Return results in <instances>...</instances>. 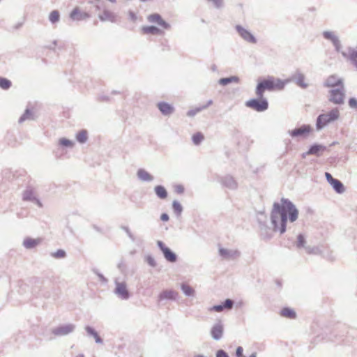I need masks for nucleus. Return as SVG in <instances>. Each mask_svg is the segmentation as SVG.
Here are the masks:
<instances>
[{"mask_svg":"<svg viewBox=\"0 0 357 357\" xmlns=\"http://www.w3.org/2000/svg\"><path fill=\"white\" fill-rule=\"evenodd\" d=\"M328 100L335 105H342L344 101V87L331 89L328 91Z\"/></svg>","mask_w":357,"mask_h":357,"instance_id":"nucleus-5","label":"nucleus"},{"mask_svg":"<svg viewBox=\"0 0 357 357\" xmlns=\"http://www.w3.org/2000/svg\"><path fill=\"white\" fill-rule=\"evenodd\" d=\"M54 45H56V40H54Z\"/></svg>","mask_w":357,"mask_h":357,"instance_id":"nucleus-63","label":"nucleus"},{"mask_svg":"<svg viewBox=\"0 0 357 357\" xmlns=\"http://www.w3.org/2000/svg\"><path fill=\"white\" fill-rule=\"evenodd\" d=\"M122 229L126 232L127 235L132 241L135 240L134 236L132 235V234L131 233L130 230L128 227H122Z\"/></svg>","mask_w":357,"mask_h":357,"instance_id":"nucleus-50","label":"nucleus"},{"mask_svg":"<svg viewBox=\"0 0 357 357\" xmlns=\"http://www.w3.org/2000/svg\"><path fill=\"white\" fill-rule=\"evenodd\" d=\"M51 255L56 259H62L66 256V252L65 250L59 249L56 252L52 253Z\"/></svg>","mask_w":357,"mask_h":357,"instance_id":"nucleus-45","label":"nucleus"},{"mask_svg":"<svg viewBox=\"0 0 357 357\" xmlns=\"http://www.w3.org/2000/svg\"><path fill=\"white\" fill-rule=\"evenodd\" d=\"M234 301L231 299L227 298L224 302H222L220 305H213L211 308H209L210 311H215L217 312H221L224 310H231L234 305Z\"/></svg>","mask_w":357,"mask_h":357,"instance_id":"nucleus-19","label":"nucleus"},{"mask_svg":"<svg viewBox=\"0 0 357 357\" xmlns=\"http://www.w3.org/2000/svg\"><path fill=\"white\" fill-rule=\"evenodd\" d=\"M91 15L87 12H82L79 8H75L70 13V18L73 21H82L89 19Z\"/></svg>","mask_w":357,"mask_h":357,"instance_id":"nucleus-17","label":"nucleus"},{"mask_svg":"<svg viewBox=\"0 0 357 357\" xmlns=\"http://www.w3.org/2000/svg\"><path fill=\"white\" fill-rule=\"evenodd\" d=\"M311 131V127L310 125H303L299 128H296L294 130H288V134L292 137H305Z\"/></svg>","mask_w":357,"mask_h":357,"instance_id":"nucleus-12","label":"nucleus"},{"mask_svg":"<svg viewBox=\"0 0 357 357\" xmlns=\"http://www.w3.org/2000/svg\"><path fill=\"white\" fill-rule=\"evenodd\" d=\"M32 119H33L32 112H31L30 109H26L25 110L24 113L20 116L18 121L20 123H22L26 120H32Z\"/></svg>","mask_w":357,"mask_h":357,"instance_id":"nucleus-38","label":"nucleus"},{"mask_svg":"<svg viewBox=\"0 0 357 357\" xmlns=\"http://www.w3.org/2000/svg\"><path fill=\"white\" fill-rule=\"evenodd\" d=\"M204 139V135L201 132H197L192 137V140L194 144L199 145Z\"/></svg>","mask_w":357,"mask_h":357,"instance_id":"nucleus-43","label":"nucleus"},{"mask_svg":"<svg viewBox=\"0 0 357 357\" xmlns=\"http://www.w3.org/2000/svg\"><path fill=\"white\" fill-rule=\"evenodd\" d=\"M212 104H213V100H208V102H207V103L206 105H204L201 106V109H202L203 110L206 109L207 107H208Z\"/></svg>","mask_w":357,"mask_h":357,"instance_id":"nucleus-57","label":"nucleus"},{"mask_svg":"<svg viewBox=\"0 0 357 357\" xmlns=\"http://www.w3.org/2000/svg\"><path fill=\"white\" fill-rule=\"evenodd\" d=\"M245 106L251 108L258 112L266 111L268 108V102L264 98H258L250 99L245 102Z\"/></svg>","mask_w":357,"mask_h":357,"instance_id":"nucleus-3","label":"nucleus"},{"mask_svg":"<svg viewBox=\"0 0 357 357\" xmlns=\"http://www.w3.org/2000/svg\"><path fill=\"white\" fill-rule=\"evenodd\" d=\"M305 250L309 255H320L321 253V250L317 246H313V247L307 246V247H305Z\"/></svg>","mask_w":357,"mask_h":357,"instance_id":"nucleus-40","label":"nucleus"},{"mask_svg":"<svg viewBox=\"0 0 357 357\" xmlns=\"http://www.w3.org/2000/svg\"><path fill=\"white\" fill-rule=\"evenodd\" d=\"M223 333L224 325L220 320H219L212 326L210 331L212 338L216 341L220 340L222 337Z\"/></svg>","mask_w":357,"mask_h":357,"instance_id":"nucleus-13","label":"nucleus"},{"mask_svg":"<svg viewBox=\"0 0 357 357\" xmlns=\"http://www.w3.org/2000/svg\"><path fill=\"white\" fill-rule=\"evenodd\" d=\"M323 36L325 39L331 40L332 43L339 39L338 37L333 31H324L323 32Z\"/></svg>","mask_w":357,"mask_h":357,"instance_id":"nucleus-39","label":"nucleus"},{"mask_svg":"<svg viewBox=\"0 0 357 357\" xmlns=\"http://www.w3.org/2000/svg\"><path fill=\"white\" fill-rule=\"evenodd\" d=\"M175 191L178 194H182L184 192V188L181 185H178L175 188Z\"/></svg>","mask_w":357,"mask_h":357,"instance_id":"nucleus-55","label":"nucleus"},{"mask_svg":"<svg viewBox=\"0 0 357 357\" xmlns=\"http://www.w3.org/2000/svg\"><path fill=\"white\" fill-rule=\"evenodd\" d=\"M235 29L238 35L246 42L255 44L257 43L256 38L249 31L241 25H236Z\"/></svg>","mask_w":357,"mask_h":357,"instance_id":"nucleus-9","label":"nucleus"},{"mask_svg":"<svg viewBox=\"0 0 357 357\" xmlns=\"http://www.w3.org/2000/svg\"><path fill=\"white\" fill-rule=\"evenodd\" d=\"M137 176L138 179L142 182H151L154 179V177L152 175L142 168L137 170Z\"/></svg>","mask_w":357,"mask_h":357,"instance_id":"nucleus-24","label":"nucleus"},{"mask_svg":"<svg viewBox=\"0 0 357 357\" xmlns=\"http://www.w3.org/2000/svg\"><path fill=\"white\" fill-rule=\"evenodd\" d=\"M342 56L352 63V64L357 68V50L352 47H349L347 51L341 52Z\"/></svg>","mask_w":357,"mask_h":357,"instance_id":"nucleus-21","label":"nucleus"},{"mask_svg":"<svg viewBox=\"0 0 357 357\" xmlns=\"http://www.w3.org/2000/svg\"><path fill=\"white\" fill-rule=\"evenodd\" d=\"M87 139V131L86 130H82L76 135V139L81 144H84L86 142Z\"/></svg>","mask_w":357,"mask_h":357,"instance_id":"nucleus-35","label":"nucleus"},{"mask_svg":"<svg viewBox=\"0 0 357 357\" xmlns=\"http://www.w3.org/2000/svg\"><path fill=\"white\" fill-rule=\"evenodd\" d=\"M75 357H84V355L81 354L76 356Z\"/></svg>","mask_w":357,"mask_h":357,"instance_id":"nucleus-60","label":"nucleus"},{"mask_svg":"<svg viewBox=\"0 0 357 357\" xmlns=\"http://www.w3.org/2000/svg\"><path fill=\"white\" fill-rule=\"evenodd\" d=\"M340 114L338 108H333L327 113L319 114L316 121V128L321 130L327 125L337 121L340 118Z\"/></svg>","mask_w":357,"mask_h":357,"instance_id":"nucleus-2","label":"nucleus"},{"mask_svg":"<svg viewBox=\"0 0 357 357\" xmlns=\"http://www.w3.org/2000/svg\"><path fill=\"white\" fill-rule=\"evenodd\" d=\"M116 17L114 13L107 8H104L102 13L98 15V18L100 21L110 22H115L116 21Z\"/></svg>","mask_w":357,"mask_h":357,"instance_id":"nucleus-22","label":"nucleus"},{"mask_svg":"<svg viewBox=\"0 0 357 357\" xmlns=\"http://www.w3.org/2000/svg\"><path fill=\"white\" fill-rule=\"evenodd\" d=\"M169 219V217L168 215V214L167 213H162L160 216V220L162 221H168Z\"/></svg>","mask_w":357,"mask_h":357,"instance_id":"nucleus-58","label":"nucleus"},{"mask_svg":"<svg viewBox=\"0 0 357 357\" xmlns=\"http://www.w3.org/2000/svg\"><path fill=\"white\" fill-rule=\"evenodd\" d=\"M202 110L203 109H201V106H200V107H196L195 109L189 110L187 113V115L190 117H193L194 116H195L197 114L202 112Z\"/></svg>","mask_w":357,"mask_h":357,"instance_id":"nucleus-46","label":"nucleus"},{"mask_svg":"<svg viewBox=\"0 0 357 357\" xmlns=\"http://www.w3.org/2000/svg\"><path fill=\"white\" fill-rule=\"evenodd\" d=\"M157 107L164 116H169L174 112V107L166 102H158Z\"/></svg>","mask_w":357,"mask_h":357,"instance_id":"nucleus-23","label":"nucleus"},{"mask_svg":"<svg viewBox=\"0 0 357 357\" xmlns=\"http://www.w3.org/2000/svg\"><path fill=\"white\" fill-rule=\"evenodd\" d=\"M296 246L298 249L304 248L306 246V237L303 234H299L297 236Z\"/></svg>","mask_w":357,"mask_h":357,"instance_id":"nucleus-34","label":"nucleus"},{"mask_svg":"<svg viewBox=\"0 0 357 357\" xmlns=\"http://www.w3.org/2000/svg\"><path fill=\"white\" fill-rule=\"evenodd\" d=\"M60 20V13L57 10H52L49 15V20L52 24L57 23Z\"/></svg>","mask_w":357,"mask_h":357,"instance_id":"nucleus-36","label":"nucleus"},{"mask_svg":"<svg viewBox=\"0 0 357 357\" xmlns=\"http://www.w3.org/2000/svg\"><path fill=\"white\" fill-rule=\"evenodd\" d=\"M94 272L97 274L100 281L105 283L107 282V280L104 277V275L102 273H100L96 271H95Z\"/></svg>","mask_w":357,"mask_h":357,"instance_id":"nucleus-56","label":"nucleus"},{"mask_svg":"<svg viewBox=\"0 0 357 357\" xmlns=\"http://www.w3.org/2000/svg\"><path fill=\"white\" fill-rule=\"evenodd\" d=\"M128 15H129V19L131 21H132L133 22H135L137 21V17L136 14L134 12L130 10L128 12Z\"/></svg>","mask_w":357,"mask_h":357,"instance_id":"nucleus-52","label":"nucleus"},{"mask_svg":"<svg viewBox=\"0 0 357 357\" xmlns=\"http://www.w3.org/2000/svg\"><path fill=\"white\" fill-rule=\"evenodd\" d=\"M39 242L40 241L38 239L26 238L23 241V245L26 249H32L35 248L39 243Z\"/></svg>","mask_w":357,"mask_h":357,"instance_id":"nucleus-32","label":"nucleus"},{"mask_svg":"<svg viewBox=\"0 0 357 357\" xmlns=\"http://www.w3.org/2000/svg\"><path fill=\"white\" fill-rule=\"evenodd\" d=\"M222 186L231 190H235L238 188V183L231 175L227 174L221 177L219 180Z\"/></svg>","mask_w":357,"mask_h":357,"instance_id":"nucleus-14","label":"nucleus"},{"mask_svg":"<svg viewBox=\"0 0 357 357\" xmlns=\"http://www.w3.org/2000/svg\"><path fill=\"white\" fill-rule=\"evenodd\" d=\"M157 245L167 261L170 263H174L176 261V255L170 248L167 247L162 241H158Z\"/></svg>","mask_w":357,"mask_h":357,"instance_id":"nucleus-7","label":"nucleus"},{"mask_svg":"<svg viewBox=\"0 0 357 357\" xmlns=\"http://www.w3.org/2000/svg\"><path fill=\"white\" fill-rule=\"evenodd\" d=\"M266 90L269 91H274L273 77L265 79L257 84L255 89L256 96L258 98H262Z\"/></svg>","mask_w":357,"mask_h":357,"instance_id":"nucleus-4","label":"nucleus"},{"mask_svg":"<svg viewBox=\"0 0 357 357\" xmlns=\"http://www.w3.org/2000/svg\"><path fill=\"white\" fill-rule=\"evenodd\" d=\"M22 199L24 201L32 202L35 203L38 207L43 208L42 202L36 196V193L33 188H26L22 194Z\"/></svg>","mask_w":357,"mask_h":357,"instance_id":"nucleus-11","label":"nucleus"},{"mask_svg":"<svg viewBox=\"0 0 357 357\" xmlns=\"http://www.w3.org/2000/svg\"><path fill=\"white\" fill-rule=\"evenodd\" d=\"M114 283L115 289H114V293L115 295L121 300H128L130 297V294L126 283L125 282H119L117 280H115Z\"/></svg>","mask_w":357,"mask_h":357,"instance_id":"nucleus-6","label":"nucleus"},{"mask_svg":"<svg viewBox=\"0 0 357 357\" xmlns=\"http://www.w3.org/2000/svg\"><path fill=\"white\" fill-rule=\"evenodd\" d=\"M59 144L63 147L72 148L73 147L75 143L68 139L63 137L59 139Z\"/></svg>","mask_w":357,"mask_h":357,"instance_id":"nucleus-41","label":"nucleus"},{"mask_svg":"<svg viewBox=\"0 0 357 357\" xmlns=\"http://www.w3.org/2000/svg\"><path fill=\"white\" fill-rule=\"evenodd\" d=\"M75 325L73 324H68L59 326L52 329V333L56 336H65L74 331Z\"/></svg>","mask_w":357,"mask_h":357,"instance_id":"nucleus-8","label":"nucleus"},{"mask_svg":"<svg viewBox=\"0 0 357 357\" xmlns=\"http://www.w3.org/2000/svg\"><path fill=\"white\" fill-rule=\"evenodd\" d=\"M154 191L157 197L160 199H164L167 197V191L162 185H156L154 188Z\"/></svg>","mask_w":357,"mask_h":357,"instance_id":"nucleus-30","label":"nucleus"},{"mask_svg":"<svg viewBox=\"0 0 357 357\" xmlns=\"http://www.w3.org/2000/svg\"><path fill=\"white\" fill-rule=\"evenodd\" d=\"M243 349L241 347H238L236 350V357H245L243 356Z\"/></svg>","mask_w":357,"mask_h":357,"instance_id":"nucleus-51","label":"nucleus"},{"mask_svg":"<svg viewBox=\"0 0 357 357\" xmlns=\"http://www.w3.org/2000/svg\"><path fill=\"white\" fill-rule=\"evenodd\" d=\"M178 296V293L172 289L164 290L158 295V302L163 300L176 301Z\"/></svg>","mask_w":357,"mask_h":357,"instance_id":"nucleus-20","label":"nucleus"},{"mask_svg":"<svg viewBox=\"0 0 357 357\" xmlns=\"http://www.w3.org/2000/svg\"><path fill=\"white\" fill-rule=\"evenodd\" d=\"M289 82H293L302 89H306L308 84L305 82V75L300 70H296L289 78Z\"/></svg>","mask_w":357,"mask_h":357,"instance_id":"nucleus-10","label":"nucleus"},{"mask_svg":"<svg viewBox=\"0 0 357 357\" xmlns=\"http://www.w3.org/2000/svg\"><path fill=\"white\" fill-rule=\"evenodd\" d=\"M146 261L151 267H155L156 266V262H155L154 258L151 255H147L146 257Z\"/></svg>","mask_w":357,"mask_h":357,"instance_id":"nucleus-48","label":"nucleus"},{"mask_svg":"<svg viewBox=\"0 0 357 357\" xmlns=\"http://www.w3.org/2000/svg\"><path fill=\"white\" fill-rule=\"evenodd\" d=\"M326 149V146L321 144H314L312 145L309 150L306 152L307 155H314L319 156V152L324 151Z\"/></svg>","mask_w":357,"mask_h":357,"instance_id":"nucleus-25","label":"nucleus"},{"mask_svg":"<svg viewBox=\"0 0 357 357\" xmlns=\"http://www.w3.org/2000/svg\"><path fill=\"white\" fill-rule=\"evenodd\" d=\"M281 203L274 202L271 213L273 230L283 234L287 231V223L294 222L298 218V210L289 199L282 198Z\"/></svg>","mask_w":357,"mask_h":357,"instance_id":"nucleus-1","label":"nucleus"},{"mask_svg":"<svg viewBox=\"0 0 357 357\" xmlns=\"http://www.w3.org/2000/svg\"><path fill=\"white\" fill-rule=\"evenodd\" d=\"M330 185L333 187L334 190L338 194H342L345 191L344 185L338 179L335 178Z\"/></svg>","mask_w":357,"mask_h":357,"instance_id":"nucleus-28","label":"nucleus"},{"mask_svg":"<svg viewBox=\"0 0 357 357\" xmlns=\"http://www.w3.org/2000/svg\"><path fill=\"white\" fill-rule=\"evenodd\" d=\"M249 357H257V354L252 353Z\"/></svg>","mask_w":357,"mask_h":357,"instance_id":"nucleus-59","label":"nucleus"},{"mask_svg":"<svg viewBox=\"0 0 357 357\" xmlns=\"http://www.w3.org/2000/svg\"><path fill=\"white\" fill-rule=\"evenodd\" d=\"M348 105L350 108L357 110V99L355 98H350L348 101Z\"/></svg>","mask_w":357,"mask_h":357,"instance_id":"nucleus-47","label":"nucleus"},{"mask_svg":"<svg viewBox=\"0 0 357 357\" xmlns=\"http://www.w3.org/2000/svg\"><path fill=\"white\" fill-rule=\"evenodd\" d=\"M219 255L225 259H234L240 256V252L237 250H228L220 248L219 249Z\"/></svg>","mask_w":357,"mask_h":357,"instance_id":"nucleus-18","label":"nucleus"},{"mask_svg":"<svg viewBox=\"0 0 357 357\" xmlns=\"http://www.w3.org/2000/svg\"><path fill=\"white\" fill-rule=\"evenodd\" d=\"M289 83V78L284 80L273 77V89L282 90L287 84Z\"/></svg>","mask_w":357,"mask_h":357,"instance_id":"nucleus-31","label":"nucleus"},{"mask_svg":"<svg viewBox=\"0 0 357 357\" xmlns=\"http://www.w3.org/2000/svg\"><path fill=\"white\" fill-rule=\"evenodd\" d=\"M280 314L289 319H295L296 317V312L289 307H284L281 310Z\"/></svg>","mask_w":357,"mask_h":357,"instance_id":"nucleus-33","label":"nucleus"},{"mask_svg":"<svg viewBox=\"0 0 357 357\" xmlns=\"http://www.w3.org/2000/svg\"><path fill=\"white\" fill-rule=\"evenodd\" d=\"M324 86L327 88L335 87V86H341L343 88L344 84L343 80L341 78H339L335 75H332L328 77L323 84Z\"/></svg>","mask_w":357,"mask_h":357,"instance_id":"nucleus-15","label":"nucleus"},{"mask_svg":"<svg viewBox=\"0 0 357 357\" xmlns=\"http://www.w3.org/2000/svg\"><path fill=\"white\" fill-rule=\"evenodd\" d=\"M325 176H326V178L327 180V181L331 184L335 178H334L333 177V176L328 173V172H326L325 173Z\"/></svg>","mask_w":357,"mask_h":357,"instance_id":"nucleus-54","label":"nucleus"},{"mask_svg":"<svg viewBox=\"0 0 357 357\" xmlns=\"http://www.w3.org/2000/svg\"><path fill=\"white\" fill-rule=\"evenodd\" d=\"M85 330L89 335L94 337L95 341L98 344H102V339L98 335V333L92 327L87 326L85 327Z\"/></svg>","mask_w":357,"mask_h":357,"instance_id":"nucleus-27","label":"nucleus"},{"mask_svg":"<svg viewBox=\"0 0 357 357\" xmlns=\"http://www.w3.org/2000/svg\"><path fill=\"white\" fill-rule=\"evenodd\" d=\"M11 86V82L4 77H0V87L4 90L8 89Z\"/></svg>","mask_w":357,"mask_h":357,"instance_id":"nucleus-44","label":"nucleus"},{"mask_svg":"<svg viewBox=\"0 0 357 357\" xmlns=\"http://www.w3.org/2000/svg\"><path fill=\"white\" fill-rule=\"evenodd\" d=\"M172 208L174 213L178 215H181L183 211V207L181 204L176 200L173 201Z\"/></svg>","mask_w":357,"mask_h":357,"instance_id":"nucleus-42","label":"nucleus"},{"mask_svg":"<svg viewBox=\"0 0 357 357\" xmlns=\"http://www.w3.org/2000/svg\"><path fill=\"white\" fill-rule=\"evenodd\" d=\"M147 20L151 23H155L159 26H162L165 29H169L171 26L169 23L165 22L158 13H153L149 15L147 17Z\"/></svg>","mask_w":357,"mask_h":357,"instance_id":"nucleus-16","label":"nucleus"},{"mask_svg":"<svg viewBox=\"0 0 357 357\" xmlns=\"http://www.w3.org/2000/svg\"><path fill=\"white\" fill-rule=\"evenodd\" d=\"M333 45H334L335 48V50L337 52H340V49L342 47V45H341V43H340V41L339 39H337L335 42H334L333 43Z\"/></svg>","mask_w":357,"mask_h":357,"instance_id":"nucleus-53","label":"nucleus"},{"mask_svg":"<svg viewBox=\"0 0 357 357\" xmlns=\"http://www.w3.org/2000/svg\"><path fill=\"white\" fill-rule=\"evenodd\" d=\"M96 9H97V10H100V6L97 5V6H96Z\"/></svg>","mask_w":357,"mask_h":357,"instance_id":"nucleus-61","label":"nucleus"},{"mask_svg":"<svg viewBox=\"0 0 357 357\" xmlns=\"http://www.w3.org/2000/svg\"><path fill=\"white\" fill-rule=\"evenodd\" d=\"M306 155V153H303V158H305Z\"/></svg>","mask_w":357,"mask_h":357,"instance_id":"nucleus-62","label":"nucleus"},{"mask_svg":"<svg viewBox=\"0 0 357 357\" xmlns=\"http://www.w3.org/2000/svg\"><path fill=\"white\" fill-rule=\"evenodd\" d=\"M240 81V79L237 76H231V77H224V78H221L218 80V83L219 84L222 85V86H226L229 84H231V83H238Z\"/></svg>","mask_w":357,"mask_h":357,"instance_id":"nucleus-29","label":"nucleus"},{"mask_svg":"<svg viewBox=\"0 0 357 357\" xmlns=\"http://www.w3.org/2000/svg\"><path fill=\"white\" fill-rule=\"evenodd\" d=\"M181 289L183 294L187 296H192L195 294V290L188 284L183 283L181 285Z\"/></svg>","mask_w":357,"mask_h":357,"instance_id":"nucleus-37","label":"nucleus"},{"mask_svg":"<svg viewBox=\"0 0 357 357\" xmlns=\"http://www.w3.org/2000/svg\"><path fill=\"white\" fill-rule=\"evenodd\" d=\"M215 356L216 357H229L228 354L223 349L218 350L216 352Z\"/></svg>","mask_w":357,"mask_h":357,"instance_id":"nucleus-49","label":"nucleus"},{"mask_svg":"<svg viewBox=\"0 0 357 357\" xmlns=\"http://www.w3.org/2000/svg\"><path fill=\"white\" fill-rule=\"evenodd\" d=\"M142 31L144 34L158 35L162 33V31L155 26H144L142 28Z\"/></svg>","mask_w":357,"mask_h":357,"instance_id":"nucleus-26","label":"nucleus"}]
</instances>
